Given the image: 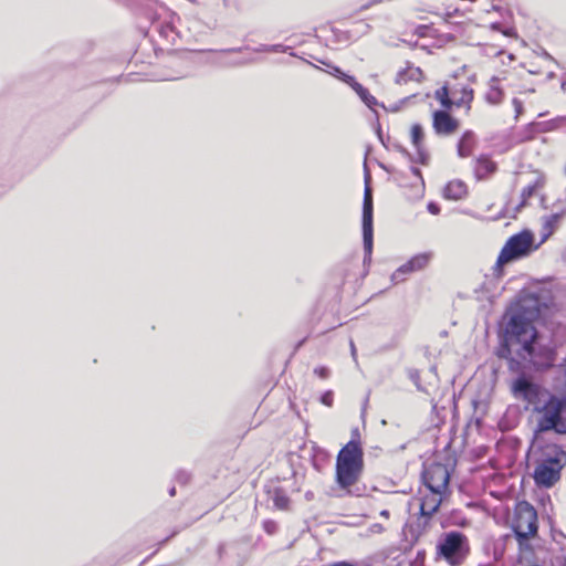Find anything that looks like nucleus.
<instances>
[{"label":"nucleus","mask_w":566,"mask_h":566,"mask_svg":"<svg viewBox=\"0 0 566 566\" xmlns=\"http://www.w3.org/2000/svg\"><path fill=\"white\" fill-rule=\"evenodd\" d=\"M530 318L514 311L504 329L496 355L509 361V368L513 371L520 370V361L513 354L522 344L528 343L537 333Z\"/></svg>","instance_id":"f257e3e1"},{"label":"nucleus","mask_w":566,"mask_h":566,"mask_svg":"<svg viewBox=\"0 0 566 566\" xmlns=\"http://www.w3.org/2000/svg\"><path fill=\"white\" fill-rule=\"evenodd\" d=\"M364 469V451L357 441H348L338 452L336 458L335 480L338 486L347 490L350 495H360L357 491L349 490L359 479Z\"/></svg>","instance_id":"f03ea898"},{"label":"nucleus","mask_w":566,"mask_h":566,"mask_svg":"<svg viewBox=\"0 0 566 566\" xmlns=\"http://www.w3.org/2000/svg\"><path fill=\"white\" fill-rule=\"evenodd\" d=\"M511 527L514 538L518 544L521 555L527 556L533 554L530 539L537 536V512L535 507L527 501H520L514 509Z\"/></svg>","instance_id":"7ed1b4c3"},{"label":"nucleus","mask_w":566,"mask_h":566,"mask_svg":"<svg viewBox=\"0 0 566 566\" xmlns=\"http://www.w3.org/2000/svg\"><path fill=\"white\" fill-rule=\"evenodd\" d=\"M535 411L541 413L536 432L554 431L566 434V397L549 395L543 406L535 407Z\"/></svg>","instance_id":"20e7f679"},{"label":"nucleus","mask_w":566,"mask_h":566,"mask_svg":"<svg viewBox=\"0 0 566 566\" xmlns=\"http://www.w3.org/2000/svg\"><path fill=\"white\" fill-rule=\"evenodd\" d=\"M566 461V452L556 444L548 446L534 470L535 483L551 488L560 478V470Z\"/></svg>","instance_id":"39448f33"},{"label":"nucleus","mask_w":566,"mask_h":566,"mask_svg":"<svg viewBox=\"0 0 566 566\" xmlns=\"http://www.w3.org/2000/svg\"><path fill=\"white\" fill-rule=\"evenodd\" d=\"M513 356L518 359L520 367L530 365L536 370H544L554 365L556 353L551 345L539 343L536 335L516 348Z\"/></svg>","instance_id":"423d86ee"},{"label":"nucleus","mask_w":566,"mask_h":566,"mask_svg":"<svg viewBox=\"0 0 566 566\" xmlns=\"http://www.w3.org/2000/svg\"><path fill=\"white\" fill-rule=\"evenodd\" d=\"M537 249L538 244L535 243L534 233L528 229H524L507 239L499 254L496 265L503 266L510 262L526 258Z\"/></svg>","instance_id":"0eeeda50"},{"label":"nucleus","mask_w":566,"mask_h":566,"mask_svg":"<svg viewBox=\"0 0 566 566\" xmlns=\"http://www.w3.org/2000/svg\"><path fill=\"white\" fill-rule=\"evenodd\" d=\"M364 265H369L374 248V201L370 185H365L361 212Z\"/></svg>","instance_id":"6e6552de"},{"label":"nucleus","mask_w":566,"mask_h":566,"mask_svg":"<svg viewBox=\"0 0 566 566\" xmlns=\"http://www.w3.org/2000/svg\"><path fill=\"white\" fill-rule=\"evenodd\" d=\"M421 479L428 492L446 494L450 482V471L447 464L433 462L423 467Z\"/></svg>","instance_id":"1a4fd4ad"},{"label":"nucleus","mask_w":566,"mask_h":566,"mask_svg":"<svg viewBox=\"0 0 566 566\" xmlns=\"http://www.w3.org/2000/svg\"><path fill=\"white\" fill-rule=\"evenodd\" d=\"M437 558L451 566L460 565V531L442 533L437 543Z\"/></svg>","instance_id":"9d476101"},{"label":"nucleus","mask_w":566,"mask_h":566,"mask_svg":"<svg viewBox=\"0 0 566 566\" xmlns=\"http://www.w3.org/2000/svg\"><path fill=\"white\" fill-rule=\"evenodd\" d=\"M512 392L516 399H522L534 408L541 407L542 388L525 375H520L513 381Z\"/></svg>","instance_id":"9b49d317"},{"label":"nucleus","mask_w":566,"mask_h":566,"mask_svg":"<svg viewBox=\"0 0 566 566\" xmlns=\"http://www.w3.org/2000/svg\"><path fill=\"white\" fill-rule=\"evenodd\" d=\"M430 259L431 253L428 252L413 255L391 274V281L395 284L405 281L406 275L423 270L428 265Z\"/></svg>","instance_id":"f8f14e48"},{"label":"nucleus","mask_w":566,"mask_h":566,"mask_svg":"<svg viewBox=\"0 0 566 566\" xmlns=\"http://www.w3.org/2000/svg\"><path fill=\"white\" fill-rule=\"evenodd\" d=\"M542 305L543 303L537 294L525 293L517 300L514 311L531 321H535L541 314Z\"/></svg>","instance_id":"ddd939ff"},{"label":"nucleus","mask_w":566,"mask_h":566,"mask_svg":"<svg viewBox=\"0 0 566 566\" xmlns=\"http://www.w3.org/2000/svg\"><path fill=\"white\" fill-rule=\"evenodd\" d=\"M450 109H437L432 114V126L438 135H451L459 127V122L449 114Z\"/></svg>","instance_id":"4468645a"},{"label":"nucleus","mask_w":566,"mask_h":566,"mask_svg":"<svg viewBox=\"0 0 566 566\" xmlns=\"http://www.w3.org/2000/svg\"><path fill=\"white\" fill-rule=\"evenodd\" d=\"M443 493H431L424 494L419 501V514L423 518V525H427L431 516L439 510Z\"/></svg>","instance_id":"2eb2a0df"},{"label":"nucleus","mask_w":566,"mask_h":566,"mask_svg":"<svg viewBox=\"0 0 566 566\" xmlns=\"http://www.w3.org/2000/svg\"><path fill=\"white\" fill-rule=\"evenodd\" d=\"M175 17L176 14L171 13L170 20H154L151 22V29L156 31L163 40L170 44H175L177 38H179V32L174 24Z\"/></svg>","instance_id":"dca6fc26"},{"label":"nucleus","mask_w":566,"mask_h":566,"mask_svg":"<svg viewBox=\"0 0 566 566\" xmlns=\"http://www.w3.org/2000/svg\"><path fill=\"white\" fill-rule=\"evenodd\" d=\"M411 143L416 148L417 163L423 166L429 163V154L423 147L424 133L420 124L416 123L411 126L410 130Z\"/></svg>","instance_id":"f3484780"},{"label":"nucleus","mask_w":566,"mask_h":566,"mask_svg":"<svg viewBox=\"0 0 566 566\" xmlns=\"http://www.w3.org/2000/svg\"><path fill=\"white\" fill-rule=\"evenodd\" d=\"M496 170V164L486 155L480 156L473 167L474 176L478 180L486 179Z\"/></svg>","instance_id":"a211bd4d"},{"label":"nucleus","mask_w":566,"mask_h":566,"mask_svg":"<svg viewBox=\"0 0 566 566\" xmlns=\"http://www.w3.org/2000/svg\"><path fill=\"white\" fill-rule=\"evenodd\" d=\"M562 120H564V118L557 117L548 122L530 123L525 128V130L527 132V136L525 137V139L532 138L536 133H543L555 129L557 127V123Z\"/></svg>","instance_id":"6ab92c4d"},{"label":"nucleus","mask_w":566,"mask_h":566,"mask_svg":"<svg viewBox=\"0 0 566 566\" xmlns=\"http://www.w3.org/2000/svg\"><path fill=\"white\" fill-rule=\"evenodd\" d=\"M422 77L423 73L420 67L409 65L397 73L395 82L397 84H406L409 81L421 82Z\"/></svg>","instance_id":"aec40b11"},{"label":"nucleus","mask_w":566,"mask_h":566,"mask_svg":"<svg viewBox=\"0 0 566 566\" xmlns=\"http://www.w3.org/2000/svg\"><path fill=\"white\" fill-rule=\"evenodd\" d=\"M545 184V178L543 176H538L536 180L524 187L521 191V201L516 206V211H520L522 208H524L527 203V200L534 195L536 189L542 188Z\"/></svg>","instance_id":"412c9836"},{"label":"nucleus","mask_w":566,"mask_h":566,"mask_svg":"<svg viewBox=\"0 0 566 566\" xmlns=\"http://www.w3.org/2000/svg\"><path fill=\"white\" fill-rule=\"evenodd\" d=\"M356 94L359 96L361 102L370 108L373 112L376 111L375 106H381L382 108L387 109L384 103H379L375 96H373L369 91L363 86L360 83L356 84V87L354 88Z\"/></svg>","instance_id":"4be33fe9"},{"label":"nucleus","mask_w":566,"mask_h":566,"mask_svg":"<svg viewBox=\"0 0 566 566\" xmlns=\"http://www.w3.org/2000/svg\"><path fill=\"white\" fill-rule=\"evenodd\" d=\"M497 83L499 78L492 77L490 81L489 91L485 93V101L493 105L500 104L504 96V93Z\"/></svg>","instance_id":"5701e85b"},{"label":"nucleus","mask_w":566,"mask_h":566,"mask_svg":"<svg viewBox=\"0 0 566 566\" xmlns=\"http://www.w3.org/2000/svg\"><path fill=\"white\" fill-rule=\"evenodd\" d=\"M434 98L440 102L442 109H451L453 105L460 106V101L455 102L450 97L448 84L436 91Z\"/></svg>","instance_id":"b1692460"},{"label":"nucleus","mask_w":566,"mask_h":566,"mask_svg":"<svg viewBox=\"0 0 566 566\" xmlns=\"http://www.w3.org/2000/svg\"><path fill=\"white\" fill-rule=\"evenodd\" d=\"M268 493L271 495L276 509L286 510L289 507L290 497L282 488L274 486L272 490H269Z\"/></svg>","instance_id":"393cba45"},{"label":"nucleus","mask_w":566,"mask_h":566,"mask_svg":"<svg viewBox=\"0 0 566 566\" xmlns=\"http://www.w3.org/2000/svg\"><path fill=\"white\" fill-rule=\"evenodd\" d=\"M566 217V206L559 211L552 213L544 219V228L552 233L559 224V222Z\"/></svg>","instance_id":"a878e982"},{"label":"nucleus","mask_w":566,"mask_h":566,"mask_svg":"<svg viewBox=\"0 0 566 566\" xmlns=\"http://www.w3.org/2000/svg\"><path fill=\"white\" fill-rule=\"evenodd\" d=\"M442 197L447 200L460 199V179L449 181L442 189Z\"/></svg>","instance_id":"bb28decb"},{"label":"nucleus","mask_w":566,"mask_h":566,"mask_svg":"<svg viewBox=\"0 0 566 566\" xmlns=\"http://www.w3.org/2000/svg\"><path fill=\"white\" fill-rule=\"evenodd\" d=\"M473 29H476L480 32H485L486 31L485 28H482L480 25H473V24H470V23H467V24L462 23V34L463 33L467 34V44L468 45H481L482 44V40H483L482 36L473 39L469 34Z\"/></svg>","instance_id":"cd10ccee"},{"label":"nucleus","mask_w":566,"mask_h":566,"mask_svg":"<svg viewBox=\"0 0 566 566\" xmlns=\"http://www.w3.org/2000/svg\"><path fill=\"white\" fill-rule=\"evenodd\" d=\"M238 548V545L234 543L221 544L218 547V556L221 560L230 559L234 555L239 557Z\"/></svg>","instance_id":"c85d7f7f"},{"label":"nucleus","mask_w":566,"mask_h":566,"mask_svg":"<svg viewBox=\"0 0 566 566\" xmlns=\"http://www.w3.org/2000/svg\"><path fill=\"white\" fill-rule=\"evenodd\" d=\"M475 144V136L472 130H467L462 133V157H467L470 155L472 147Z\"/></svg>","instance_id":"c756f323"},{"label":"nucleus","mask_w":566,"mask_h":566,"mask_svg":"<svg viewBox=\"0 0 566 566\" xmlns=\"http://www.w3.org/2000/svg\"><path fill=\"white\" fill-rule=\"evenodd\" d=\"M512 537V535L506 534L502 536L495 544H494V559H500L503 556L504 552V545L506 541H509Z\"/></svg>","instance_id":"7c9ffc66"},{"label":"nucleus","mask_w":566,"mask_h":566,"mask_svg":"<svg viewBox=\"0 0 566 566\" xmlns=\"http://www.w3.org/2000/svg\"><path fill=\"white\" fill-rule=\"evenodd\" d=\"M374 114H375L374 128H375L376 135H377L379 142L384 145V147L389 148V146L387 144V142L389 140V137L387 139H385V137H384V134H382V130H381V126H380V123H379V114H378L377 111H374Z\"/></svg>","instance_id":"2f4dec72"},{"label":"nucleus","mask_w":566,"mask_h":566,"mask_svg":"<svg viewBox=\"0 0 566 566\" xmlns=\"http://www.w3.org/2000/svg\"><path fill=\"white\" fill-rule=\"evenodd\" d=\"M408 376L410 380L416 385L418 390L428 392V389L420 384V371L418 369H409Z\"/></svg>","instance_id":"473e14b6"},{"label":"nucleus","mask_w":566,"mask_h":566,"mask_svg":"<svg viewBox=\"0 0 566 566\" xmlns=\"http://www.w3.org/2000/svg\"><path fill=\"white\" fill-rule=\"evenodd\" d=\"M392 149L400 153L405 158H407L411 163H417V155L413 156L410 151H408L402 145L395 142L391 144Z\"/></svg>","instance_id":"72a5a7b5"},{"label":"nucleus","mask_w":566,"mask_h":566,"mask_svg":"<svg viewBox=\"0 0 566 566\" xmlns=\"http://www.w3.org/2000/svg\"><path fill=\"white\" fill-rule=\"evenodd\" d=\"M292 48L284 44H270V53H289L292 56H296V54L290 51Z\"/></svg>","instance_id":"f704fd0d"},{"label":"nucleus","mask_w":566,"mask_h":566,"mask_svg":"<svg viewBox=\"0 0 566 566\" xmlns=\"http://www.w3.org/2000/svg\"><path fill=\"white\" fill-rule=\"evenodd\" d=\"M473 101V90L462 87V105H467V108L470 109V103Z\"/></svg>","instance_id":"c9c22d12"},{"label":"nucleus","mask_w":566,"mask_h":566,"mask_svg":"<svg viewBox=\"0 0 566 566\" xmlns=\"http://www.w3.org/2000/svg\"><path fill=\"white\" fill-rule=\"evenodd\" d=\"M333 400H334V394L332 390H326L324 391L321 397H319V401L327 406V407H332L333 406Z\"/></svg>","instance_id":"e433bc0d"},{"label":"nucleus","mask_w":566,"mask_h":566,"mask_svg":"<svg viewBox=\"0 0 566 566\" xmlns=\"http://www.w3.org/2000/svg\"><path fill=\"white\" fill-rule=\"evenodd\" d=\"M512 104L514 106V111H515V120L518 119V117L523 114L524 112V106H523V102L518 98H513L512 101Z\"/></svg>","instance_id":"4c0bfd02"},{"label":"nucleus","mask_w":566,"mask_h":566,"mask_svg":"<svg viewBox=\"0 0 566 566\" xmlns=\"http://www.w3.org/2000/svg\"><path fill=\"white\" fill-rule=\"evenodd\" d=\"M339 80L349 85L353 90L356 87V84H359L353 75L345 72L339 76Z\"/></svg>","instance_id":"58836bf2"},{"label":"nucleus","mask_w":566,"mask_h":566,"mask_svg":"<svg viewBox=\"0 0 566 566\" xmlns=\"http://www.w3.org/2000/svg\"><path fill=\"white\" fill-rule=\"evenodd\" d=\"M175 479L180 484H187L190 480V474L187 471L180 470L176 473Z\"/></svg>","instance_id":"ea45409f"},{"label":"nucleus","mask_w":566,"mask_h":566,"mask_svg":"<svg viewBox=\"0 0 566 566\" xmlns=\"http://www.w3.org/2000/svg\"><path fill=\"white\" fill-rule=\"evenodd\" d=\"M263 528L268 534H274L277 531V524L272 520L263 522Z\"/></svg>","instance_id":"a19ab883"},{"label":"nucleus","mask_w":566,"mask_h":566,"mask_svg":"<svg viewBox=\"0 0 566 566\" xmlns=\"http://www.w3.org/2000/svg\"><path fill=\"white\" fill-rule=\"evenodd\" d=\"M254 62H255V59L250 56V57H243V59H239V60L232 61V62L229 63V65H231V66H243V65L252 64Z\"/></svg>","instance_id":"79ce46f5"},{"label":"nucleus","mask_w":566,"mask_h":566,"mask_svg":"<svg viewBox=\"0 0 566 566\" xmlns=\"http://www.w3.org/2000/svg\"><path fill=\"white\" fill-rule=\"evenodd\" d=\"M314 374L322 379H326L329 377V369L326 366H318L314 368Z\"/></svg>","instance_id":"37998d69"},{"label":"nucleus","mask_w":566,"mask_h":566,"mask_svg":"<svg viewBox=\"0 0 566 566\" xmlns=\"http://www.w3.org/2000/svg\"><path fill=\"white\" fill-rule=\"evenodd\" d=\"M427 210L431 213V214H438L440 212V206L438 202L436 201H430L428 202L427 205Z\"/></svg>","instance_id":"c03bdc74"},{"label":"nucleus","mask_w":566,"mask_h":566,"mask_svg":"<svg viewBox=\"0 0 566 566\" xmlns=\"http://www.w3.org/2000/svg\"><path fill=\"white\" fill-rule=\"evenodd\" d=\"M501 33L507 38H516V31L513 27L502 28Z\"/></svg>","instance_id":"a18cd8bd"},{"label":"nucleus","mask_w":566,"mask_h":566,"mask_svg":"<svg viewBox=\"0 0 566 566\" xmlns=\"http://www.w3.org/2000/svg\"><path fill=\"white\" fill-rule=\"evenodd\" d=\"M410 171H411V174L413 176H416L420 180V184L423 186L424 185V180H423V177H422L420 168H418L416 166H410Z\"/></svg>","instance_id":"49530a36"},{"label":"nucleus","mask_w":566,"mask_h":566,"mask_svg":"<svg viewBox=\"0 0 566 566\" xmlns=\"http://www.w3.org/2000/svg\"><path fill=\"white\" fill-rule=\"evenodd\" d=\"M364 181H365V185H370V181H371V175H370V171L368 169L366 161L364 163Z\"/></svg>","instance_id":"de8ad7c7"},{"label":"nucleus","mask_w":566,"mask_h":566,"mask_svg":"<svg viewBox=\"0 0 566 566\" xmlns=\"http://www.w3.org/2000/svg\"><path fill=\"white\" fill-rule=\"evenodd\" d=\"M255 53H270V44H260L256 48L252 49Z\"/></svg>","instance_id":"09e8293b"},{"label":"nucleus","mask_w":566,"mask_h":566,"mask_svg":"<svg viewBox=\"0 0 566 566\" xmlns=\"http://www.w3.org/2000/svg\"><path fill=\"white\" fill-rule=\"evenodd\" d=\"M321 62H322L323 64H325V65L329 66V64H327V63H325V62H323V61H321ZM331 69H332V74H333L334 76H336L337 78H339V76H342V74L344 73V72L342 71V69H340V67H338V66H336V65H331Z\"/></svg>","instance_id":"8fccbe9b"},{"label":"nucleus","mask_w":566,"mask_h":566,"mask_svg":"<svg viewBox=\"0 0 566 566\" xmlns=\"http://www.w3.org/2000/svg\"><path fill=\"white\" fill-rule=\"evenodd\" d=\"M349 441H357L358 444H361L360 442V432L358 428H354L352 430V439Z\"/></svg>","instance_id":"3c124183"},{"label":"nucleus","mask_w":566,"mask_h":566,"mask_svg":"<svg viewBox=\"0 0 566 566\" xmlns=\"http://www.w3.org/2000/svg\"><path fill=\"white\" fill-rule=\"evenodd\" d=\"M462 557L469 552V544L464 535H462Z\"/></svg>","instance_id":"603ef678"},{"label":"nucleus","mask_w":566,"mask_h":566,"mask_svg":"<svg viewBox=\"0 0 566 566\" xmlns=\"http://www.w3.org/2000/svg\"><path fill=\"white\" fill-rule=\"evenodd\" d=\"M249 46H244V48H231V49H226V50H222V52L224 53H237V52H241L242 50H248Z\"/></svg>","instance_id":"864d4df0"},{"label":"nucleus","mask_w":566,"mask_h":566,"mask_svg":"<svg viewBox=\"0 0 566 566\" xmlns=\"http://www.w3.org/2000/svg\"><path fill=\"white\" fill-rule=\"evenodd\" d=\"M502 24L500 22H492L490 24V29L493 30V31H497V32H501L502 30Z\"/></svg>","instance_id":"5fc2aeb1"},{"label":"nucleus","mask_w":566,"mask_h":566,"mask_svg":"<svg viewBox=\"0 0 566 566\" xmlns=\"http://www.w3.org/2000/svg\"><path fill=\"white\" fill-rule=\"evenodd\" d=\"M428 376L431 378V379H436L437 378V374H436V366H431L428 370Z\"/></svg>","instance_id":"6e6d98bb"},{"label":"nucleus","mask_w":566,"mask_h":566,"mask_svg":"<svg viewBox=\"0 0 566 566\" xmlns=\"http://www.w3.org/2000/svg\"><path fill=\"white\" fill-rule=\"evenodd\" d=\"M350 353L354 359H356V347L353 340H350Z\"/></svg>","instance_id":"4d7b16f0"},{"label":"nucleus","mask_w":566,"mask_h":566,"mask_svg":"<svg viewBox=\"0 0 566 566\" xmlns=\"http://www.w3.org/2000/svg\"><path fill=\"white\" fill-rule=\"evenodd\" d=\"M379 166H380L384 170H386L387 172H390V174L396 172L392 168H389V167H387V166H386V165H384V164H379Z\"/></svg>","instance_id":"13d9d810"},{"label":"nucleus","mask_w":566,"mask_h":566,"mask_svg":"<svg viewBox=\"0 0 566 566\" xmlns=\"http://www.w3.org/2000/svg\"><path fill=\"white\" fill-rule=\"evenodd\" d=\"M389 515H390V513H389V511H388V510H382V511L380 512V516H382V517L388 518V517H389Z\"/></svg>","instance_id":"bf43d9fd"},{"label":"nucleus","mask_w":566,"mask_h":566,"mask_svg":"<svg viewBox=\"0 0 566 566\" xmlns=\"http://www.w3.org/2000/svg\"><path fill=\"white\" fill-rule=\"evenodd\" d=\"M175 494H176V488L172 486V488L169 489V495L174 496Z\"/></svg>","instance_id":"052dcab7"},{"label":"nucleus","mask_w":566,"mask_h":566,"mask_svg":"<svg viewBox=\"0 0 566 566\" xmlns=\"http://www.w3.org/2000/svg\"><path fill=\"white\" fill-rule=\"evenodd\" d=\"M174 535H175V533H172L170 536H168V537H166L165 539H163V541L160 542V545H163L164 543L168 542V539H169L171 536H174Z\"/></svg>","instance_id":"680f3d73"},{"label":"nucleus","mask_w":566,"mask_h":566,"mask_svg":"<svg viewBox=\"0 0 566 566\" xmlns=\"http://www.w3.org/2000/svg\"><path fill=\"white\" fill-rule=\"evenodd\" d=\"M455 148H457L458 155L460 156V139L458 140Z\"/></svg>","instance_id":"e2e57ef3"},{"label":"nucleus","mask_w":566,"mask_h":566,"mask_svg":"<svg viewBox=\"0 0 566 566\" xmlns=\"http://www.w3.org/2000/svg\"><path fill=\"white\" fill-rule=\"evenodd\" d=\"M562 90H563V91H566V80H564V81L562 82Z\"/></svg>","instance_id":"0e129e2a"},{"label":"nucleus","mask_w":566,"mask_h":566,"mask_svg":"<svg viewBox=\"0 0 566 566\" xmlns=\"http://www.w3.org/2000/svg\"><path fill=\"white\" fill-rule=\"evenodd\" d=\"M492 9L495 10V11H500L501 10V8L499 6H495V4L492 7Z\"/></svg>","instance_id":"69168bd1"},{"label":"nucleus","mask_w":566,"mask_h":566,"mask_svg":"<svg viewBox=\"0 0 566 566\" xmlns=\"http://www.w3.org/2000/svg\"><path fill=\"white\" fill-rule=\"evenodd\" d=\"M374 526L376 527V530H381L382 528V526L380 524H375Z\"/></svg>","instance_id":"338daca9"},{"label":"nucleus","mask_w":566,"mask_h":566,"mask_svg":"<svg viewBox=\"0 0 566 566\" xmlns=\"http://www.w3.org/2000/svg\"><path fill=\"white\" fill-rule=\"evenodd\" d=\"M374 526L376 527V530H381L382 528V526L380 524H375Z\"/></svg>","instance_id":"774afa93"}]
</instances>
